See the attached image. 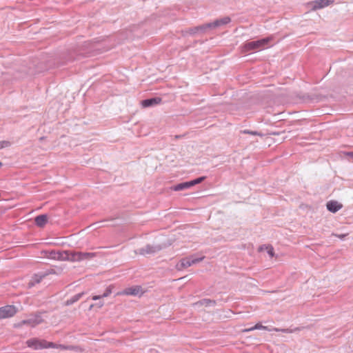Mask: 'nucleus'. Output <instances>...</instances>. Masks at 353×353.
<instances>
[{
  "mask_svg": "<svg viewBox=\"0 0 353 353\" xmlns=\"http://www.w3.org/2000/svg\"><path fill=\"white\" fill-rule=\"evenodd\" d=\"M54 345L55 347H49V348H57V349H61V350H79L80 352L83 351V350L79 347L75 346H66L64 345H59L54 343Z\"/></svg>",
  "mask_w": 353,
  "mask_h": 353,
  "instance_id": "nucleus-16",
  "label": "nucleus"
},
{
  "mask_svg": "<svg viewBox=\"0 0 353 353\" xmlns=\"http://www.w3.org/2000/svg\"><path fill=\"white\" fill-rule=\"evenodd\" d=\"M268 330V331H275V332H284V333H290L292 332V331L289 329H279V328H272V329H270L267 326H263L261 325V323H256L254 327H252L250 328H248L247 330H245V332H250V331H252V330Z\"/></svg>",
  "mask_w": 353,
  "mask_h": 353,
  "instance_id": "nucleus-8",
  "label": "nucleus"
},
{
  "mask_svg": "<svg viewBox=\"0 0 353 353\" xmlns=\"http://www.w3.org/2000/svg\"><path fill=\"white\" fill-rule=\"evenodd\" d=\"M93 306H94L93 305H91L90 306V310H91L92 308H93Z\"/></svg>",
  "mask_w": 353,
  "mask_h": 353,
  "instance_id": "nucleus-26",
  "label": "nucleus"
},
{
  "mask_svg": "<svg viewBox=\"0 0 353 353\" xmlns=\"http://www.w3.org/2000/svg\"><path fill=\"white\" fill-rule=\"evenodd\" d=\"M96 255V253L94 252H73V255H72V261L79 262L85 260H90L95 257Z\"/></svg>",
  "mask_w": 353,
  "mask_h": 353,
  "instance_id": "nucleus-4",
  "label": "nucleus"
},
{
  "mask_svg": "<svg viewBox=\"0 0 353 353\" xmlns=\"http://www.w3.org/2000/svg\"><path fill=\"white\" fill-rule=\"evenodd\" d=\"M83 293H79V294H75L72 299L70 301H67V303L68 304H70V303H73L76 301H77L78 300H79L81 299V297L83 296Z\"/></svg>",
  "mask_w": 353,
  "mask_h": 353,
  "instance_id": "nucleus-20",
  "label": "nucleus"
},
{
  "mask_svg": "<svg viewBox=\"0 0 353 353\" xmlns=\"http://www.w3.org/2000/svg\"><path fill=\"white\" fill-rule=\"evenodd\" d=\"M2 166V163L0 162V168Z\"/></svg>",
  "mask_w": 353,
  "mask_h": 353,
  "instance_id": "nucleus-27",
  "label": "nucleus"
},
{
  "mask_svg": "<svg viewBox=\"0 0 353 353\" xmlns=\"http://www.w3.org/2000/svg\"><path fill=\"white\" fill-rule=\"evenodd\" d=\"M266 250L271 257L274 256V248L272 245L266 246Z\"/></svg>",
  "mask_w": 353,
  "mask_h": 353,
  "instance_id": "nucleus-23",
  "label": "nucleus"
},
{
  "mask_svg": "<svg viewBox=\"0 0 353 353\" xmlns=\"http://www.w3.org/2000/svg\"><path fill=\"white\" fill-rule=\"evenodd\" d=\"M159 250H160V248H154L151 245H146L145 248H143L139 250V253L141 254H143V255L144 254H152Z\"/></svg>",
  "mask_w": 353,
  "mask_h": 353,
  "instance_id": "nucleus-14",
  "label": "nucleus"
},
{
  "mask_svg": "<svg viewBox=\"0 0 353 353\" xmlns=\"http://www.w3.org/2000/svg\"><path fill=\"white\" fill-rule=\"evenodd\" d=\"M335 236L339 239H343L346 236V234H335Z\"/></svg>",
  "mask_w": 353,
  "mask_h": 353,
  "instance_id": "nucleus-24",
  "label": "nucleus"
},
{
  "mask_svg": "<svg viewBox=\"0 0 353 353\" xmlns=\"http://www.w3.org/2000/svg\"><path fill=\"white\" fill-rule=\"evenodd\" d=\"M42 322V320L39 318H36L34 320H28V321H23V324H29L30 325H32V327L34 326H36L37 325L41 323Z\"/></svg>",
  "mask_w": 353,
  "mask_h": 353,
  "instance_id": "nucleus-18",
  "label": "nucleus"
},
{
  "mask_svg": "<svg viewBox=\"0 0 353 353\" xmlns=\"http://www.w3.org/2000/svg\"><path fill=\"white\" fill-rule=\"evenodd\" d=\"M326 206L329 211L334 213L341 210L343 205L336 201H330L327 203Z\"/></svg>",
  "mask_w": 353,
  "mask_h": 353,
  "instance_id": "nucleus-12",
  "label": "nucleus"
},
{
  "mask_svg": "<svg viewBox=\"0 0 353 353\" xmlns=\"http://www.w3.org/2000/svg\"><path fill=\"white\" fill-rule=\"evenodd\" d=\"M17 313L14 306L6 305L0 307V319H6L13 316Z\"/></svg>",
  "mask_w": 353,
  "mask_h": 353,
  "instance_id": "nucleus-6",
  "label": "nucleus"
},
{
  "mask_svg": "<svg viewBox=\"0 0 353 353\" xmlns=\"http://www.w3.org/2000/svg\"><path fill=\"white\" fill-rule=\"evenodd\" d=\"M202 260L201 259H190L189 258L183 259L179 264L177 265V268L179 270H181L183 268H187L190 266H191L192 264H194L196 263H198Z\"/></svg>",
  "mask_w": 353,
  "mask_h": 353,
  "instance_id": "nucleus-10",
  "label": "nucleus"
},
{
  "mask_svg": "<svg viewBox=\"0 0 353 353\" xmlns=\"http://www.w3.org/2000/svg\"><path fill=\"white\" fill-rule=\"evenodd\" d=\"M143 291L141 286L134 285V286H132V287L125 288L121 293V294L137 296V295H141V294H143Z\"/></svg>",
  "mask_w": 353,
  "mask_h": 353,
  "instance_id": "nucleus-9",
  "label": "nucleus"
},
{
  "mask_svg": "<svg viewBox=\"0 0 353 353\" xmlns=\"http://www.w3.org/2000/svg\"><path fill=\"white\" fill-rule=\"evenodd\" d=\"M103 304H104V303H103V302L100 303L99 304V307H103Z\"/></svg>",
  "mask_w": 353,
  "mask_h": 353,
  "instance_id": "nucleus-25",
  "label": "nucleus"
},
{
  "mask_svg": "<svg viewBox=\"0 0 353 353\" xmlns=\"http://www.w3.org/2000/svg\"><path fill=\"white\" fill-rule=\"evenodd\" d=\"M273 39L272 37L262 39L258 41H250L243 46V52L260 51L268 48L269 43Z\"/></svg>",
  "mask_w": 353,
  "mask_h": 353,
  "instance_id": "nucleus-1",
  "label": "nucleus"
},
{
  "mask_svg": "<svg viewBox=\"0 0 353 353\" xmlns=\"http://www.w3.org/2000/svg\"><path fill=\"white\" fill-rule=\"evenodd\" d=\"M204 179L205 177L202 176L190 181L179 183L174 188V190L179 191L183 189L189 188L193 185L201 183L204 180Z\"/></svg>",
  "mask_w": 353,
  "mask_h": 353,
  "instance_id": "nucleus-7",
  "label": "nucleus"
},
{
  "mask_svg": "<svg viewBox=\"0 0 353 353\" xmlns=\"http://www.w3.org/2000/svg\"><path fill=\"white\" fill-rule=\"evenodd\" d=\"M350 155H351L352 157H353V152L350 153Z\"/></svg>",
  "mask_w": 353,
  "mask_h": 353,
  "instance_id": "nucleus-28",
  "label": "nucleus"
},
{
  "mask_svg": "<svg viewBox=\"0 0 353 353\" xmlns=\"http://www.w3.org/2000/svg\"><path fill=\"white\" fill-rule=\"evenodd\" d=\"M161 102V99L159 97L149 99L143 100L141 101V105L143 108H148L152 105L159 104Z\"/></svg>",
  "mask_w": 353,
  "mask_h": 353,
  "instance_id": "nucleus-13",
  "label": "nucleus"
},
{
  "mask_svg": "<svg viewBox=\"0 0 353 353\" xmlns=\"http://www.w3.org/2000/svg\"><path fill=\"white\" fill-rule=\"evenodd\" d=\"M230 22V18L228 17H225L221 19H217L214 21L213 23H208L204 27L205 28H214L223 25L228 24Z\"/></svg>",
  "mask_w": 353,
  "mask_h": 353,
  "instance_id": "nucleus-11",
  "label": "nucleus"
},
{
  "mask_svg": "<svg viewBox=\"0 0 353 353\" xmlns=\"http://www.w3.org/2000/svg\"><path fill=\"white\" fill-rule=\"evenodd\" d=\"M26 343L28 347L34 350L47 349L49 348V347H55L54 343L37 338L30 339L28 340Z\"/></svg>",
  "mask_w": 353,
  "mask_h": 353,
  "instance_id": "nucleus-2",
  "label": "nucleus"
},
{
  "mask_svg": "<svg viewBox=\"0 0 353 353\" xmlns=\"http://www.w3.org/2000/svg\"><path fill=\"white\" fill-rule=\"evenodd\" d=\"M10 145V143L8 141H0V150L8 148Z\"/></svg>",
  "mask_w": 353,
  "mask_h": 353,
  "instance_id": "nucleus-22",
  "label": "nucleus"
},
{
  "mask_svg": "<svg viewBox=\"0 0 353 353\" xmlns=\"http://www.w3.org/2000/svg\"><path fill=\"white\" fill-rule=\"evenodd\" d=\"M50 257L55 260L72 261V251L52 252Z\"/></svg>",
  "mask_w": 353,
  "mask_h": 353,
  "instance_id": "nucleus-5",
  "label": "nucleus"
},
{
  "mask_svg": "<svg viewBox=\"0 0 353 353\" xmlns=\"http://www.w3.org/2000/svg\"><path fill=\"white\" fill-rule=\"evenodd\" d=\"M47 221H48V216H47V215H45V214L37 216L35 218V223H36L37 225H38L39 227L44 226L46 225V223H47Z\"/></svg>",
  "mask_w": 353,
  "mask_h": 353,
  "instance_id": "nucleus-15",
  "label": "nucleus"
},
{
  "mask_svg": "<svg viewBox=\"0 0 353 353\" xmlns=\"http://www.w3.org/2000/svg\"><path fill=\"white\" fill-rule=\"evenodd\" d=\"M242 132L244 134H252V135H258L260 137H263V134L256 132V131H250L248 130H245L242 131Z\"/></svg>",
  "mask_w": 353,
  "mask_h": 353,
  "instance_id": "nucleus-21",
  "label": "nucleus"
},
{
  "mask_svg": "<svg viewBox=\"0 0 353 353\" xmlns=\"http://www.w3.org/2000/svg\"><path fill=\"white\" fill-rule=\"evenodd\" d=\"M43 279V276L35 274L32 277V279L30 281V284L32 285H34L35 283H39Z\"/></svg>",
  "mask_w": 353,
  "mask_h": 353,
  "instance_id": "nucleus-19",
  "label": "nucleus"
},
{
  "mask_svg": "<svg viewBox=\"0 0 353 353\" xmlns=\"http://www.w3.org/2000/svg\"><path fill=\"white\" fill-rule=\"evenodd\" d=\"M112 287L109 286L102 295H94L92 296V300L96 301L101 298L108 297L112 293Z\"/></svg>",
  "mask_w": 353,
  "mask_h": 353,
  "instance_id": "nucleus-17",
  "label": "nucleus"
},
{
  "mask_svg": "<svg viewBox=\"0 0 353 353\" xmlns=\"http://www.w3.org/2000/svg\"><path fill=\"white\" fill-rule=\"evenodd\" d=\"M334 3L332 0H316L308 2L307 7L312 11H315L319 9H322Z\"/></svg>",
  "mask_w": 353,
  "mask_h": 353,
  "instance_id": "nucleus-3",
  "label": "nucleus"
}]
</instances>
